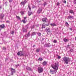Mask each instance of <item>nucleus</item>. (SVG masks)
<instances>
[{
    "label": "nucleus",
    "instance_id": "obj_1",
    "mask_svg": "<svg viewBox=\"0 0 76 76\" xmlns=\"http://www.w3.org/2000/svg\"><path fill=\"white\" fill-rule=\"evenodd\" d=\"M63 60L64 61V64H67L70 61V58L68 57H65L63 58Z\"/></svg>",
    "mask_w": 76,
    "mask_h": 76
},
{
    "label": "nucleus",
    "instance_id": "obj_2",
    "mask_svg": "<svg viewBox=\"0 0 76 76\" xmlns=\"http://www.w3.org/2000/svg\"><path fill=\"white\" fill-rule=\"evenodd\" d=\"M58 63L56 62L55 63L54 65H52L51 67L52 68H53V69L55 70H58Z\"/></svg>",
    "mask_w": 76,
    "mask_h": 76
},
{
    "label": "nucleus",
    "instance_id": "obj_3",
    "mask_svg": "<svg viewBox=\"0 0 76 76\" xmlns=\"http://www.w3.org/2000/svg\"><path fill=\"white\" fill-rule=\"evenodd\" d=\"M38 73H42L43 72L44 69L41 66H40L38 68Z\"/></svg>",
    "mask_w": 76,
    "mask_h": 76
},
{
    "label": "nucleus",
    "instance_id": "obj_4",
    "mask_svg": "<svg viewBox=\"0 0 76 76\" xmlns=\"http://www.w3.org/2000/svg\"><path fill=\"white\" fill-rule=\"evenodd\" d=\"M55 70L53 71V70L52 69L50 70V72L51 74H54L55 73H56L57 72V71H56V72H55Z\"/></svg>",
    "mask_w": 76,
    "mask_h": 76
},
{
    "label": "nucleus",
    "instance_id": "obj_5",
    "mask_svg": "<svg viewBox=\"0 0 76 76\" xmlns=\"http://www.w3.org/2000/svg\"><path fill=\"white\" fill-rule=\"evenodd\" d=\"M0 18L1 19H3L4 17V15L3 14H0Z\"/></svg>",
    "mask_w": 76,
    "mask_h": 76
},
{
    "label": "nucleus",
    "instance_id": "obj_6",
    "mask_svg": "<svg viewBox=\"0 0 76 76\" xmlns=\"http://www.w3.org/2000/svg\"><path fill=\"white\" fill-rule=\"evenodd\" d=\"M26 2H27L26 0H25L24 1H23L21 2V4H22V5H24L26 3Z\"/></svg>",
    "mask_w": 76,
    "mask_h": 76
},
{
    "label": "nucleus",
    "instance_id": "obj_7",
    "mask_svg": "<svg viewBox=\"0 0 76 76\" xmlns=\"http://www.w3.org/2000/svg\"><path fill=\"white\" fill-rule=\"evenodd\" d=\"M42 11V9L41 8H39V9L37 11V13H41Z\"/></svg>",
    "mask_w": 76,
    "mask_h": 76
},
{
    "label": "nucleus",
    "instance_id": "obj_8",
    "mask_svg": "<svg viewBox=\"0 0 76 76\" xmlns=\"http://www.w3.org/2000/svg\"><path fill=\"white\" fill-rule=\"evenodd\" d=\"M45 31L46 32H48L49 33L50 32V29L48 28H46Z\"/></svg>",
    "mask_w": 76,
    "mask_h": 76
},
{
    "label": "nucleus",
    "instance_id": "obj_9",
    "mask_svg": "<svg viewBox=\"0 0 76 76\" xmlns=\"http://www.w3.org/2000/svg\"><path fill=\"white\" fill-rule=\"evenodd\" d=\"M0 28H5V26L4 25V24H2L1 25H0Z\"/></svg>",
    "mask_w": 76,
    "mask_h": 76
},
{
    "label": "nucleus",
    "instance_id": "obj_10",
    "mask_svg": "<svg viewBox=\"0 0 76 76\" xmlns=\"http://www.w3.org/2000/svg\"><path fill=\"white\" fill-rule=\"evenodd\" d=\"M50 25L51 26H57V25H56L55 23H51L50 24Z\"/></svg>",
    "mask_w": 76,
    "mask_h": 76
},
{
    "label": "nucleus",
    "instance_id": "obj_11",
    "mask_svg": "<svg viewBox=\"0 0 76 76\" xmlns=\"http://www.w3.org/2000/svg\"><path fill=\"white\" fill-rule=\"evenodd\" d=\"M63 40L65 42H68L69 41V39H68L66 38H64Z\"/></svg>",
    "mask_w": 76,
    "mask_h": 76
},
{
    "label": "nucleus",
    "instance_id": "obj_12",
    "mask_svg": "<svg viewBox=\"0 0 76 76\" xmlns=\"http://www.w3.org/2000/svg\"><path fill=\"white\" fill-rule=\"evenodd\" d=\"M43 28H45V23H43L42 26V29H43Z\"/></svg>",
    "mask_w": 76,
    "mask_h": 76
},
{
    "label": "nucleus",
    "instance_id": "obj_13",
    "mask_svg": "<svg viewBox=\"0 0 76 76\" xmlns=\"http://www.w3.org/2000/svg\"><path fill=\"white\" fill-rule=\"evenodd\" d=\"M22 52L21 51L19 52L18 53H17V55H18V56H20V55H21V54H22Z\"/></svg>",
    "mask_w": 76,
    "mask_h": 76
},
{
    "label": "nucleus",
    "instance_id": "obj_14",
    "mask_svg": "<svg viewBox=\"0 0 76 76\" xmlns=\"http://www.w3.org/2000/svg\"><path fill=\"white\" fill-rule=\"evenodd\" d=\"M47 19V18H43L42 19V22H46Z\"/></svg>",
    "mask_w": 76,
    "mask_h": 76
},
{
    "label": "nucleus",
    "instance_id": "obj_15",
    "mask_svg": "<svg viewBox=\"0 0 76 76\" xmlns=\"http://www.w3.org/2000/svg\"><path fill=\"white\" fill-rule=\"evenodd\" d=\"M47 64V62L46 61H44L42 63V64L43 66H45Z\"/></svg>",
    "mask_w": 76,
    "mask_h": 76
},
{
    "label": "nucleus",
    "instance_id": "obj_16",
    "mask_svg": "<svg viewBox=\"0 0 76 76\" xmlns=\"http://www.w3.org/2000/svg\"><path fill=\"white\" fill-rule=\"evenodd\" d=\"M28 7L29 10L30 11H31V6H30V5L28 4Z\"/></svg>",
    "mask_w": 76,
    "mask_h": 76
},
{
    "label": "nucleus",
    "instance_id": "obj_17",
    "mask_svg": "<svg viewBox=\"0 0 76 76\" xmlns=\"http://www.w3.org/2000/svg\"><path fill=\"white\" fill-rule=\"evenodd\" d=\"M73 16H72L71 15H69L68 17V18L69 19H71V18L72 19H73Z\"/></svg>",
    "mask_w": 76,
    "mask_h": 76
},
{
    "label": "nucleus",
    "instance_id": "obj_18",
    "mask_svg": "<svg viewBox=\"0 0 76 76\" xmlns=\"http://www.w3.org/2000/svg\"><path fill=\"white\" fill-rule=\"evenodd\" d=\"M32 14V12H28V16H31Z\"/></svg>",
    "mask_w": 76,
    "mask_h": 76
},
{
    "label": "nucleus",
    "instance_id": "obj_19",
    "mask_svg": "<svg viewBox=\"0 0 76 76\" xmlns=\"http://www.w3.org/2000/svg\"><path fill=\"white\" fill-rule=\"evenodd\" d=\"M36 35L35 32H33L31 34V36H34V35Z\"/></svg>",
    "mask_w": 76,
    "mask_h": 76
},
{
    "label": "nucleus",
    "instance_id": "obj_20",
    "mask_svg": "<svg viewBox=\"0 0 76 76\" xmlns=\"http://www.w3.org/2000/svg\"><path fill=\"white\" fill-rule=\"evenodd\" d=\"M24 11H21L20 13L22 15H24Z\"/></svg>",
    "mask_w": 76,
    "mask_h": 76
},
{
    "label": "nucleus",
    "instance_id": "obj_21",
    "mask_svg": "<svg viewBox=\"0 0 76 76\" xmlns=\"http://www.w3.org/2000/svg\"><path fill=\"white\" fill-rule=\"evenodd\" d=\"M69 13H74L73 11V10H70L69 11Z\"/></svg>",
    "mask_w": 76,
    "mask_h": 76
},
{
    "label": "nucleus",
    "instance_id": "obj_22",
    "mask_svg": "<svg viewBox=\"0 0 76 76\" xmlns=\"http://www.w3.org/2000/svg\"><path fill=\"white\" fill-rule=\"evenodd\" d=\"M37 34H38V36H40L41 35V34L40 33H37Z\"/></svg>",
    "mask_w": 76,
    "mask_h": 76
},
{
    "label": "nucleus",
    "instance_id": "obj_23",
    "mask_svg": "<svg viewBox=\"0 0 76 76\" xmlns=\"http://www.w3.org/2000/svg\"><path fill=\"white\" fill-rule=\"evenodd\" d=\"M42 60H43V59H42V58H40L38 59V60H39V61H42Z\"/></svg>",
    "mask_w": 76,
    "mask_h": 76
},
{
    "label": "nucleus",
    "instance_id": "obj_24",
    "mask_svg": "<svg viewBox=\"0 0 76 76\" xmlns=\"http://www.w3.org/2000/svg\"><path fill=\"white\" fill-rule=\"evenodd\" d=\"M27 37H29L30 36V31H29L28 34H27Z\"/></svg>",
    "mask_w": 76,
    "mask_h": 76
},
{
    "label": "nucleus",
    "instance_id": "obj_25",
    "mask_svg": "<svg viewBox=\"0 0 76 76\" xmlns=\"http://www.w3.org/2000/svg\"><path fill=\"white\" fill-rule=\"evenodd\" d=\"M22 21L23 22V23H26V21H25V19L22 20Z\"/></svg>",
    "mask_w": 76,
    "mask_h": 76
},
{
    "label": "nucleus",
    "instance_id": "obj_26",
    "mask_svg": "<svg viewBox=\"0 0 76 76\" xmlns=\"http://www.w3.org/2000/svg\"><path fill=\"white\" fill-rule=\"evenodd\" d=\"M16 18H18V19L19 20L20 19L19 16H17V15H16Z\"/></svg>",
    "mask_w": 76,
    "mask_h": 76
},
{
    "label": "nucleus",
    "instance_id": "obj_27",
    "mask_svg": "<svg viewBox=\"0 0 76 76\" xmlns=\"http://www.w3.org/2000/svg\"><path fill=\"white\" fill-rule=\"evenodd\" d=\"M54 43H56V42H57V41L56 40H55L53 41Z\"/></svg>",
    "mask_w": 76,
    "mask_h": 76
},
{
    "label": "nucleus",
    "instance_id": "obj_28",
    "mask_svg": "<svg viewBox=\"0 0 76 76\" xmlns=\"http://www.w3.org/2000/svg\"><path fill=\"white\" fill-rule=\"evenodd\" d=\"M46 4H47V3L46 2H45L44 4H43L42 5L43 6H44V7H45Z\"/></svg>",
    "mask_w": 76,
    "mask_h": 76
},
{
    "label": "nucleus",
    "instance_id": "obj_29",
    "mask_svg": "<svg viewBox=\"0 0 76 76\" xmlns=\"http://www.w3.org/2000/svg\"><path fill=\"white\" fill-rule=\"evenodd\" d=\"M66 26H69V24H68V23L66 22Z\"/></svg>",
    "mask_w": 76,
    "mask_h": 76
},
{
    "label": "nucleus",
    "instance_id": "obj_30",
    "mask_svg": "<svg viewBox=\"0 0 76 76\" xmlns=\"http://www.w3.org/2000/svg\"><path fill=\"white\" fill-rule=\"evenodd\" d=\"M57 6H60V2H58L57 3Z\"/></svg>",
    "mask_w": 76,
    "mask_h": 76
},
{
    "label": "nucleus",
    "instance_id": "obj_31",
    "mask_svg": "<svg viewBox=\"0 0 76 76\" xmlns=\"http://www.w3.org/2000/svg\"><path fill=\"white\" fill-rule=\"evenodd\" d=\"M15 70V69H13V68H11L12 72H13V71H14Z\"/></svg>",
    "mask_w": 76,
    "mask_h": 76
},
{
    "label": "nucleus",
    "instance_id": "obj_32",
    "mask_svg": "<svg viewBox=\"0 0 76 76\" xmlns=\"http://www.w3.org/2000/svg\"><path fill=\"white\" fill-rule=\"evenodd\" d=\"M28 70H29L30 71H31L32 70V69H31V68H28Z\"/></svg>",
    "mask_w": 76,
    "mask_h": 76
},
{
    "label": "nucleus",
    "instance_id": "obj_33",
    "mask_svg": "<svg viewBox=\"0 0 76 76\" xmlns=\"http://www.w3.org/2000/svg\"><path fill=\"white\" fill-rule=\"evenodd\" d=\"M39 49H37V52H39Z\"/></svg>",
    "mask_w": 76,
    "mask_h": 76
},
{
    "label": "nucleus",
    "instance_id": "obj_34",
    "mask_svg": "<svg viewBox=\"0 0 76 76\" xmlns=\"http://www.w3.org/2000/svg\"><path fill=\"white\" fill-rule=\"evenodd\" d=\"M74 0V4H76V0Z\"/></svg>",
    "mask_w": 76,
    "mask_h": 76
},
{
    "label": "nucleus",
    "instance_id": "obj_35",
    "mask_svg": "<svg viewBox=\"0 0 76 76\" xmlns=\"http://www.w3.org/2000/svg\"><path fill=\"white\" fill-rule=\"evenodd\" d=\"M45 25L46 26H48L49 25V23H48V24H45Z\"/></svg>",
    "mask_w": 76,
    "mask_h": 76
},
{
    "label": "nucleus",
    "instance_id": "obj_36",
    "mask_svg": "<svg viewBox=\"0 0 76 76\" xmlns=\"http://www.w3.org/2000/svg\"><path fill=\"white\" fill-rule=\"evenodd\" d=\"M14 33V31H12L11 32V34H12V35H13V34Z\"/></svg>",
    "mask_w": 76,
    "mask_h": 76
},
{
    "label": "nucleus",
    "instance_id": "obj_37",
    "mask_svg": "<svg viewBox=\"0 0 76 76\" xmlns=\"http://www.w3.org/2000/svg\"><path fill=\"white\" fill-rule=\"evenodd\" d=\"M23 56V53L22 52V53H21V55H20V56Z\"/></svg>",
    "mask_w": 76,
    "mask_h": 76
},
{
    "label": "nucleus",
    "instance_id": "obj_38",
    "mask_svg": "<svg viewBox=\"0 0 76 76\" xmlns=\"http://www.w3.org/2000/svg\"><path fill=\"white\" fill-rule=\"evenodd\" d=\"M63 2L64 3H66V0H64V1H63Z\"/></svg>",
    "mask_w": 76,
    "mask_h": 76
},
{
    "label": "nucleus",
    "instance_id": "obj_39",
    "mask_svg": "<svg viewBox=\"0 0 76 76\" xmlns=\"http://www.w3.org/2000/svg\"><path fill=\"white\" fill-rule=\"evenodd\" d=\"M58 58H59V59H60L61 58V57H60V56H58Z\"/></svg>",
    "mask_w": 76,
    "mask_h": 76
},
{
    "label": "nucleus",
    "instance_id": "obj_40",
    "mask_svg": "<svg viewBox=\"0 0 76 76\" xmlns=\"http://www.w3.org/2000/svg\"><path fill=\"white\" fill-rule=\"evenodd\" d=\"M13 72H11V75H13Z\"/></svg>",
    "mask_w": 76,
    "mask_h": 76
},
{
    "label": "nucleus",
    "instance_id": "obj_41",
    "mask_svg": "<svg viewBox=\"0 0 76 76\" xmlns=\"http://www.w3.org/2000/svg\"><path fill=\"white\" fill-rule=\"evenodd\" d=\"M69 51L70 52H72V51H73V50L72 49L70 50Z\"/></svg>",
    "mask_w": 76,
    "mask_h": 76
},
{
    "label": "nucleus",
    "instance_id": "obj_42",
    "mask_svg": "<svg viewBox=\"0 0 76 76\" xmlns=\"http://www.w3.org/2000/svg\"><path fill=\"white\" fill-rule=\"evenodd\" d=\"M9 2H12V0H9Z\"/></svg>",
    "mask_w": 76,
    "mask_h": 76
},
{
    "label": "nucleus",
    "instance_id": "obj_43",
    "mask_svg": "<svg viewBox=\"0 0 76 76\" xmlns=\"http://www.w3.org/2000/svg\"><path fill=\"white\" fill-rule=\"evenodd\" d=\"M3 49L4 50H6V48L4 47H3Z\"/></svg>",
    "mask_w": 76,
    "mask_h": 76
},
{
    "label": "nucleus",
    "instance_id": "obj_44",
    "mask_svg": "<svg viewBox=\"0 0 76 76\" xmlns=\"http://www.w3.org/2000/svg\"><path fill=\"white\" fill-rule=\"evenodd\" d=\"M69 29L71 30V31H72V28H70Z\"/></svg>",
    "mask_w": 76,
    "mask_h": 76
},
{
    "label": "nucleus",
    "instance_id": "obj_45",
    "mask_svg": "<svg viewBox=\"0 0 76 76\" xmlns=\"http://www.w3.org/2000/svg\"><path fill=\"white\" fill-rule=\"evenodd\" d=\"M12 72H13V73H15V70L14 71H13Z\"/></svg>",
    "mask_w": 76,
    "mask_h": 76
},
{
    "label": "nucleus",
    "instance_id": "obj_46",
    "mask_svg": "<svg viewBox=\"0 0 76 76\" xmlns=\"http://www.w3.org/2000/svg\"><path fill=\"white\" fill-rule=\"evenodd\" d=\"M1 7L0 6V9H1Z\"/></svg>",
    "mask_w": 76,
    "mask_h": 76
},
{
    "label": "nucleus",
    "instance_id": "obj_47",
    "mask_svg": "<svg viewBox=\"0 0 76 76\" xmlns=\"http://www.w3.org/2000/svg\"><path fill=\"white\" fill-rule=\"evenodd\" d=\"M7 23H9V21L8 20H7L6 21Z\"/></svg>",
    "mask_w": 76,
    "mask_h": 76
},
{
    "label": "nucleus",
    "instance_id": "obj_48",
    "mask_svg": "<svg viewBox=\"0 0 76 76\" xmlns=\"http://www.w3.org/2000/svg\"><path fill=\"white\" fill-rule=\"evenodd\" d=\"M24 18V19H26V17H25Z\"/></svg>",
    "mask_w": 76,
    "mask_h": 76
},
{
    "label": "nucleus",
    "instance_id": "obj_49",
    "mask_svg": "<svg viewBox=\"0 0 76 76\" xmlns=\"http://www.w3.org/2000/svg\"><path fill=\"white\" fill-rule=\"evenodd\" d=\"M70 46V45H67V47H69Z\"/></svg>",
    "mask_w": 76,
    "mask_h": 76
},
{
    "label": "nucleus",
    "instance_id": "obj_50",
    "mask_svg": "<svg viewBox=\"0 0 76 76\" xmlns=\"http://www.w3.org/2000/svg\"><path fill=\"white\" fill-rule=\"evenodd\" d=\"M33 47H35V45H33Z\"/></svg>",
    "mask_w": 76,
    "mask_h": 76
},
{
    "label": "nucleus",
    "instance_id": "obj_51",
    "mask_svg": "<svg viewBox=\"0 0 76 76\" xmlns=\"http://www.w3.org/2000/svg\"><path fill=\"white\" fill-rule=\"evenodd\" d=\"M1 29L0 28V31H1Z\"/></svg>",
    "mask_w": 76,
    "mask_h": 76
},
{
    "label": "nucleus",
    "instance_id": "obj_52",
    "mask_svg": "<svg viewBox=\"0 0 76 76\" xmlns=\"http://www.w3.org/2000/svg\"><path fill=\"white\" fill-rule=\"evenodd\" d=\"M10 76V75H9V76Z\"/></svg>",
    "mask_w": 76,
    "mask_h": 76
}]
</instances>
